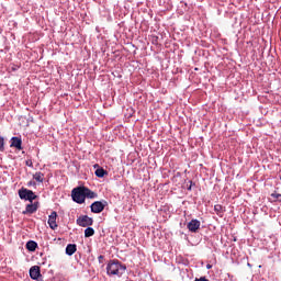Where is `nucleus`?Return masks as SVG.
<instances>
[{
	"label": "nucleus",
	"mask_w": 281,
	"mask_h": 281,
	"mask_svg": "<svg viewBox=\"0 0 281 281\" xmlns=\"http://www.w3.org/2000/svg\"><path fill=\"white\" fill-rule=\"evenodd\" d=\"M158 41H159L158 36H153V40H151L153 45H157Z\"/></svg>",
	"instance_id": "nucleus-20"
},
{
	"label": "nucleus",
	"mask_w": 281,
	"mask_h": 281,
	"mask_svg": "<svg viewBox=\"0 0 281 281\" xmlns=\"http://www.w3.org/2000/svg\"><path fill=\"white\" fill-rule=\"evenodd\" d=\"M71 198L75 203H85V187H77L71 191Z\"/></svg>",
	"instance_id": "nucleus-2"
},
{
	"label": "nucleus",
	"mask_w": 281,
	"mask_h": 281,
	"mask_svg": "<svg viewBox=\"0 0 281 281\" xmlns=\"http://www.w3.org/2000/svg\"><path fill=\"white\" fill-rule=\"evenodd\" d=\"M126 266L122 265L119 260H110L106 266L108 276H117V278L124 276Z\"/></svg>",
	"instance_id": "nucleus-1"
},
{
	"label": "nucleus",
	"mask_w": 281,
	"mask_h": 281,
	"mask_svg": "<svg viewBox=\"0 0 281 281\" xmlns=\"http://www.w3.org/2000/svg\"><path fill=\"white\" fill-rule=\"evenodd\" d=\"M271 196H272V199H276L277 201H279L281 203V194L280 193H272Z\"/></svg>",
	"instance_id": "nucleus-19"
},
{
	"label": "nucleus",
	"mask_w": 281,
	"mask_h": 281,
	"mask_svg": "<svg viewBox=\"0 0 281 281\" xmlns=\"http://www.w3.org/2000/svg\"><path fill=\"white\" fill-rule=\"evenodd\" d=\"M188 229L189 232H192L193 234L199 232L200 227H201V222L199 220H191L188 223Z\"/></svg>",
	"instance_id": "nucleus-7"
},
{
	"label": "nucleus",
	"mask_w": 281,
	"mask_h": 281,
	"mask_svg": "<svg viewBox=\"0 0 281 281\" xmlns=\"http://www.w3.org/2000/svg\"><path fill=\"white\" fill-rule=\"evenodd\" d=\"M78 250L76 244H69L66 247V254L67 256H74V254H76V251Z\"/></svg>",
	"instance_id": "nucleus-12"
},
{
	"label": "nucleus",
	"mask_w": 281,
	"mask_h": 281,
	"mask_svg": "<svg viewBox=\"0 0 281 281\" xmlns=\"http://www.w3.org/2000/svg\"><path fill=\"white\" fill-rule=\"evenodd\" d=\"M19 196H20V199H22L24 201H30L31 203L33 201H35V199L37 198L36 194L34 193V191L27 190V189L19 190Z\"/></svg>",
	"instance_id": "nucleus-3"
},
{
	"label": "nucleus",
	"mask_w": 281,
	"mask_h": 281,
	"mask_svg": "<svg viewBox=\"0 0 281 281\" xmlns=\"http://www.w3.org/2000/svg\"><path fill=\"white\" fill-rule=\"evenodd\" d=\"M36 247H38V244L34 240H30L26 243V249L29 251H36Z\"/></svg>",
	"instance_id": "nucleus-14"
},
{
	"label": "nucleus",
	"mask_w": 281,
	"mask_h": 281,
	"mask_svg": "<svg viewBox=\"0 0 281 281\" xmlns=\"http://www.w3.org/2000/svg\"><path fill=\"white\" fill-rule=\"evenodd\" d=\"M33 179L37 181V183H43V181H45V173L37 171L33 175Z\"/></svg>",
	"instance_id": "nucleus-13"
},
{
	"label": "nucleus",
	"mask_w": 281,
	"mask_h": 281,
	"mask_svg": "<svg viewBox=\"0 0 281 281\" xmlns=\"http://www.w3.org/2000/svg\"><path fill=\"white\" fill-rule=\"evenodd\" d=\"M214 211L216 212L217 216H223V214L225 213V209H223V205L221 204H215Z\"/></svg>",
	"instance_id": "nucleus-15"
},
{
	"label": "nucleus",
	"mask_w": 281,
	"mask_h": 281,
	"mask_svg": "<svg viewBox=\"0 0 281 281\" xmlns=\"http://www.w3.org/2000/svg\"><path fill=\"white\" fill-rule=\"evenodd\" d=\"M5 150V140L2 136H0V153H3Z\"/></svg>",
	"instance_id": "nucleus-18"
},
{
	"label": "nucleus",
	"mask_w": 281,
	"mask_h": 281,
	"mask_svg": "<svg viewBox=\"0 0 281 281\" xmlns=\"http://www.w3.org/2000/svg\"><path fill=\"white\" fill-rule=\"evenodd\" d=\"M26 166H30V162H26Z\"/></svg>",
	"instance_id": "nucleus-24"
},
{
	"label": "nucleus",
	"mask_w": 281,
	"mask_h": 281,
	"mask_svg": "<svg viewBox=\"0 0 281 281\" xmlns=\"http://www.w3.org/2000/svg\"><path fill=\"white\" fill-rule=\"evenodd\" d=\"M58 218V213L53 211L50 215L48 216V225L50 229H58V224L56 223V220Z\"/></svg>",
	"instance_id": "nucleus-6"
},
{
	"label": "nucleus",
	"mask_w": 281,
	"mask_h": 281,
	"mask_svg": "<svg viewBox=\"0 0 281 281\" xmlns=\"http://www.w3.org/2000/svg\"><path fill=\"white\" fill-rule=\"evenodd\" d=\"M90 207L93 214H100V212H104V207H106V202L95 201L91 204Z\"/></svg>",
	"instance_id": "nucleus-5"
},
{
	"label": "nucleus",
	"mask_w": 281,
	"mask_h": 281,
	"mask_svg": "<svg viewBox=\"0 0 281 281\" xmlns=\"http://www.w3.org/2000/svg\"><path fill=\"white\" fill-rule=\"evenodd\" d=\"M23 140L19 137L11 138V148H16L18 150H23Z\"/></svg>",
	"instance_id": "nucleus-9"
},
{
	"label": "nucleus",
	"mask_w": 281,
	"mask_h": 281,
	"mask_svg": "<svg viewBox=\"0 0 281 281\" xmlns=\"http://www.w3.org/2000/svg\"><path fill=\"white\" fill-rule=\"evenodd\" d=\"M194 281H209L205 277L195 278Z\"/></svg>",
	"instance_id": "nucleus-21"
},
{
	"label": "nucleus",
	"mask_w": 281,
	"mask_h": 281,
	"mask_svg": "<svg viewBox=\"0 0 281 281\" xmlns=\"http://www.w3.org/2000/svg\"><path fill=\"white\" fill-rule=\"evenodd\" d=\"M99 262H102V260H104V256L100 255L99 257Z\"/></svg>",
	"instance_id": "nucleus-22"
},
{
	"label": "nucleus",
	"mask_w": 281,
	"mask_h": 281,
	"mask_svg": "<svg viewBox=\"0 0 281 281\" xmlns=\"http://www.w3.org/2000/svg\"><path fill=\"white\" fill-rule=\"evenodd\" d=\"M94 175H95V177H99L100 179H102V177H104V175H106V170L99 168L95 170Z\"/></svg>",
	"instance_id": "nucleus-17"
},
{
	"label": "nucleus",
	"mask_w": 281,
	"mask_h": 281,
	"mask_svg": "<svg viewBox=\"0 0 281 281\" xmlns=\"http://www.w3.org/2000/svg\"><path fill=\"white\" fill-rule=\"evenodd\" d=\"M30 278L32 280H38L41 278V267L38 266H33L30 269Z\"/></svg>",
	"instance_id": "nucleus-8"
},
{
	"label": "nucleus",
	"mask_w": 281,
	"mask_h": 281,
	"mask_svg": "<svg viewBox=\"0 0 281 281\" xmlns=\"http://www.w3.org/2000/svg\"><path fill=\"white\" fill-rule=\"evenodd\" d=\"M36 210H38V203L27 204L25 211H23L22 214H34Z\"/></svg>",
	"instance_id": "nucleus-10"
},
{
	"label": "nucleus",
	"mask_w": 281,
	"mask_h": 281,
	"mask_svg": "<svg viewBox=\"0 0 281 281\" xmlns=\"http://www.w3.org/2000/svg\"><path fill=\"white\" fill-rule=\"evenodd\" d=\"M85 199H97L98 193L91 191L89 188L83 187Z\"/></svg>",
	"instance_id": "nucleus-11"
},
{
	"label": "nucleus",
	"mask_w": 281,
	"mask_h": 281,
	"mask_svg": "<svg viewBox=\"0 0 281 281\" xmlns=\"http://www.w3.org/2000/svg\"><path fill=\"white\" fill-rule=\"evenodd\" d=\"M26 166H30V162H26Z\"/></svg>",
	"instance_id": "nucleus-25"
},
{
	"label": "nucleus",
	"mask_w": 281,
	"mask_h": 281,
	"mask_svg": "<svg viewBox=\"0 0 281 281\" xmlns=\"http://www.w3.org/2000/svg\"><path fill=\"white\" fill-rule=\"evenodd\" d=\"M206 269H212V266H211V265H207V266H206Z\"/></svg>",
	"instance_id": "nucleus-23"
},
{
	"label": "nucleus",
	"mask_w": 281,
	"mask_h": 281,
	"mask_svg": "<svg viewBox=\"0 0 281 281\" xmlns=\"http://www.w3.org/2000/svg\"><path fill=\"white\" fill-rule=\"evenodd\" d=\"M95 234V231L93 229V227H87L85 229V237L86 238H91V236H93Z\"/></svg>",
	"instance_id": "nucleus-16"
},
{
	"label": "nucleus",
	"mask_w": 281,
	"mask_h": 281,
	"mask_svg": "<svg viewBox=\"0 0 281 281\" xmlns=\"http://www.w3.org/2000/svg\"><path fill=\"white\" fill-rule=\"evenodd\" d=\"M77 225L79 227H91L93 225V218L89 217V215H81L77 218Z\"/></svg>",
	"instance_id": "nucleus-4"
}]
</instances>
